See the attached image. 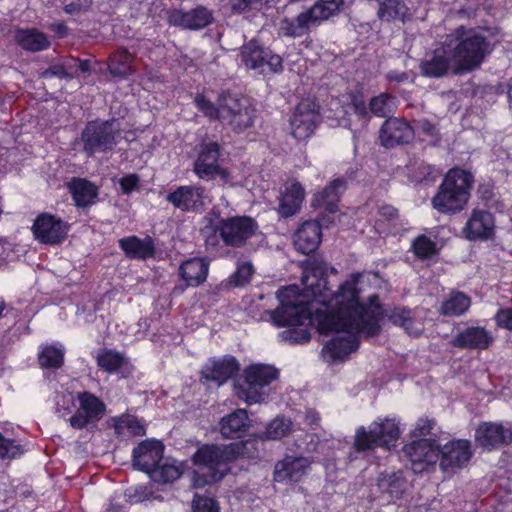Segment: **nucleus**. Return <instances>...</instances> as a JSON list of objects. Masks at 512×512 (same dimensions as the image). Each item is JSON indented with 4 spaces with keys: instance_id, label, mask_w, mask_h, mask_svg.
<instances>
[{
    "instance_id": "obj_16",
    "label": "nucleus",
    "mask_w": 512,
    "mask_h": 512,
    "mask_svg": "<svg viewBox=\"0 0 512 512\" xmlns=\"http://www.w3.org/2000/svg\"><path fill=\"white\" fill-rule=\"evenodd\" d=\"M240 372V363L235 356L226 354L222 357H212L200 371V381L203 384L214 383L218 387L234 379Z\"/></svg>"
},
{
    "instance_id": "obj_57",
    "label": "nucleus",
    "mask_w": 512,
    "mask_h": 512,
    "mask_svg": "<svg viewBox=\"0 0 512 512\" xmlns=\"http://www.w3.org/2000/svg\"><path fill=\"white\" fill-rule=\"evenodd\" d=\"M192 512H219V505L213 498L197 497L193 500Z\"/></svg>"
},
{
    "instance_id": "obj_59",
    "label": "nucleus",
    "mask_w": 512,
    "mask_h": 512,
    "mask_svg": "<svg viewBox=\"0 0 512 512\" xmlns=\"http://www.w3.org/2000/svg\"><path fill=\"white\" fill-rule=\"evenodd\" d=\"M122 194L129 195L139 189L140 178L136 173L127 174L119 179Z\"/></svg>"
},
{
    "instance_id": "obj_12",
    "label": "nucleus",
    "mask_w": 512,
    "mask_h": 512,
    "mask_svg": "<svg viewBox=\"0 0 512 512\" xmlns=\"http://www.w3.org/2000/svg\"><path fill=\"white\" fill-rule=\"evenodd\" d=\"M70 224L57 215L42 212L34 220L32 233L39 243L44 245H59L68 237Z\"/></svg>"
},
{
    "instance_id": "obj_52",
    "label": "nucleus",
    "mask_w": 512,
    "mask_h": 512,
    "mask_svg": "<svg viewBox=\"0 0 512 512\" xmlns=\"http://www.w3.org/2000/svg\"><path fill=\"white\" fill-rule=\"evenodd\" d=\"M289 328L281 331L278 334V339L281 343L289 345H303L311 340V334L307 328Z\"/></svg>"
},
{
    "instance_id": "obj_23",
    "label": "nucleus",
    "mask_w": 512,
    "mask_h": 512,
    "mask_svg": "<svg viewBox=\"0 0 512 512\" xmlns=\"http://www.w3.org/2000/svg\"><path fill=\"white\" fill-rule=\"evenodd\" d=\"M415 136L412 125L404 118L390 117L384 121L379 131L381 144L386 148L409 144Z\"/></svg>"
},
{
    "instance_id": "obj_32",
    "label": "nucleus",
    "mask_w": 512,
    "mask_h": 512,
    "mask_svg": "<svg viewBox=\"0 0 512 512\" xmlns=\"http://www.w3.org/2000/svg\"><path fill=\"white\" fill-rule=\"evenodd\" d=\"M306 192L299 181H293L283 191L278 198L277 213L282 218H289L296 215L302 207Z\"/></svg>"
},
{
    "instance_id": "obj_1",
    "label": "nucleus",
    "mask_w": 512,
    "mask_h": 512,
    "mask_svg": "<svg viewBox=\"0 0 512 512\" xmlns=\"http://www.w3.org/2000/svg\"><path fill=\"white\" fill-rule=\"evenodd\" d=\"M329 272L336 274L337 270L325 261L311 259L307 261L302 276L305 289L330 314H321V326L331 332H363L368 337L380 333V321L383 317V308L377 294L368 297V304L360 301L358 284L364 272H354L341 283L337 291L329 287Z\"/></svg>"
},
{
    "instance_id": "obj_55",
    "label": "nucleus",
    "mask_w": 512,
    "mask_h": 512,
    "mask_svg": "<svg viewBox=\"0 0 512 512\" xmlns=\"http://www.w3.org/2000/svg\"><path fill=\"white\" fill-rule=\"evenodd\" d=\"M493 320L498 328L512 331V307L499 308Z\"/></svg>"
},
{
    "instance_id": "obj_25",
    "label": "nucleus",
    "mask_w": 512,
    "mask_h": 512,
    "mask_svg": "<svg viewBox=\"0 0 512 512\" xmlns=\"http://www.w3.org/2000/svg\"><path fill=\"white\" fill-rule=\"evenodd\" d=\"M495 338L484 326L471 325L459 330L453 336L451 344L453 347L465 350L484 351L489 349Z\"/></svg>"
},
{
    "instance_id": "obj_28",
    "label": "nucleus",
    "mask_w": 512,
    "mask_h": 512,
    "mask_svg": "<svg viewBox=\"0 0 512 512\" xmlns=\"http://www.w3.org/2000/svg\"><path fill=\"white\" fill-rule=\"evenodd\" d=\"M209 262L204 258L194 257L181 263L179 276L184 284L176 285L174 293H182L187 287H198L203 284L208 276Z\"/></svg>"
},
{
    "instance_id": "obj_9",
    "label": "nucleus",
    "mask_w": 512,
    "mask_h": 512,
    "mask_svg": "<svg viewBox=\"0 0 512 512\" xmlns=\"http://www.w3.org/2000/svg\"><path fill=\"white\" fill-rule=\"evenodd\" d=\"M279 377V370L267 364H251L244 370V383H234L235 393L248 405L261 403L266 394L263 388L269 386Z\"/></svg>"
},
{
    "instance_id": "obj_39",
    "label": "nucleus",
    "mask_w": 512,
    "mask_h": 512,
    "mask_svg": "<svg viewBox=\"0 0 512 512\" xmlns=\"http://www.w3.org/2000/svg\"><path fill=\"white\" fill-rule=\"evenodd\" d=\"M377 485L381 492L389 494L391 498L400 499L406 490L407 480L401 470L383 472L378 477Z\"/></svg>"
},
{
    "instance_id": "obj_15",
    "label": "nucleus",
    "mask_w": 512,
    "mask_h": 512,
    "mask_svg": "<svg viewBox=\"0 0 512 512\" xmlns=\"http://www.w3.org/2000/svg\"><path fill=\"white\" fill-rule=\"evenodd\" d=\"M222 147L216 141L202 142L198 146L193 172L201 180L209 181L224 174L220 164Z\"/></svg>"
},
{
    "instance_id": "obj_64",
    "label": "nucleus",
    "mask_w": 512,
    "mask_h": 512,
    "mask_svg": "<svg viewBox=\"0 0 512 512\" xmlns=\"http://www.w3.org/2000/svg\"><path fill=\"white\" fill-rule=\"evenodd\" d=\"M378 214L387 221H393L398 218V209L390 204H382L378 207Z\"/></svg>"
},
{
    "instance_id": "obj_38",
    "label": "nucleus",
    "mask_w": 512,
    "mask_h": 512,
    "mask_svg": "<svg viewBox=\"0 0 512 512\" xmlns=\"http://www.w3.org/2000/svg\"><path fill=\"white\" fill-rule=\"evenodd\" d=\"M132 64V54L126 48H119L109 56L108 71L114 78L126 79L134 72Z\"/></svg>"
},
{
    "instance_id": "obj_46",
    "label": "nucleus",
    "mask_w": 512,
    "mask_h": 512,
    "mask_svg": "<svg viewBox=\"0 0 512 512\" xmlns=\"http://www.w3.org/2000/svg\"><path fill=\"white\" fill-rule=\"evenodd\" d=\"M65 351L61 347L45 345L38 353V363L43 369H60L64 365Z\"/></svg>"
},
{
    "instance_id": "obj_14",
    "label": "nucleus",
    "mask_w": 512,
    "mask_h": 512,
    "mask_svg": "<svg viewBox=\"0 0 512 512\" xmlns=\"http://www.w3.org/2000/svg\"><path fill=\"white\" fill-rule=\"evenodd\" d=\"M475 443L484 451H496L512 444V423L481 422L475 429Z\"/></svg>"
},
{
    "instance_id": "obj_2",
    "label": "nucleus",
    "mask_w": 512,
    "mask_h": 512,
    "mask_svg": "<svg viewBox=\"0 0 512 512\" xmlns=\"http://www.w3.org/2000/svg\"><path fill=\"white\" fill-rule=\"evenodd\" d=\"M257 454L256 438L229 444H201L190 458L196 468L191 472L192 486L203 489L219 483L231 472V463L239 458H254Z\"/></svg>"
},
{
    "instance_id": "obj_11",
    "label": "nucleus",
    "mask_w": 512,
    "mask_h": 512,
    "mask_svg": "<svg viewBox=\"0 0 512 512\" xmlns=\"http://www.w3.org/2000/svg\"><path fill=\"white\" fill-rule=\"evenodd\" d=\"M239 57L242 64L250 70H259L267 66L269 72L281 74L284 71L283 58L259 40L251 39L240 48Z\"/></svg>"
},
{
    "instance_id": "obj_24",
    "label": "nucleus",
    "mask_w": 512,
    "mask_h": 512,
    "mask_svg": "<svg viewBox=\"0 0 512 512\" xmlns=\"http://www.w3.org/2000/svg\"><path fill=\"white\" fill-rule=\"evenodd\" d=\"M164 456V445L158 440H144L132 451L133 466L150 476Z\"/></svg>"
},
{
    "instance_id": "obj_41",
    "label": "nucleus",
    "mask_w": 512,
    "mask_h": 512,
    "mask_svg": "<svg viewBox=\"0 0 512 512\" xmlns=\"http://www.w3.org/2000/svg\"><path fill=\"white\" fill-rule=\"evenodd\" d=\"M471 306V298L461 291H452L440 306L439 313L448 317L464 315Z\"/></svg>"
},
{
    "instance_id": "obj_42",
    "label": "nucleus",
    "mask_w": 512,
    "mask_h": 512,
    "mask_svg": "<svg viewBox=\"0 0 512 512\" xmlns=\"http://www.w3.org/2000/svg\"><path fill=\"white\" fill-rule=\"evenodd\" d=\"M97 367L106 373H117L126 363V357L115 349L103 348L95 357Z\"/></svg>"
},
{
    "instance_id": "obj_63",
    "label": "nucleus",
    "mask_w": 512,
    "mask_h": 512,
    "mask_svg": "<svg viewBox=\"0 0 512 512\" xmlns=\"http://www.w3.org/2000/svg\"><path fill=\"white\" fill-rule=\"evenodd\" d=\"M321 416L315 409H308L304 416V423L312 430L320 427Z\"/></svg>"
},
{
    "instance_id": "obj_36",
    "label": "nucleus",
    "mask_w": 512,
    "mask_h": 512,
    "mask_svg": "<svg viewBox=\"0 0 512 512\" xmlns=\"http://www.w3.org/2000/svg\"><path fill=\"white\" fill-rule=\"evenodd\" d=\"M66 186L77 208L90 207L99 195L95 183L86 178L72 177Z\"/></svg>"
},
{
    "instance_id": "obj_62",
    "label": "nucleus",
    "mask_w": 512,
    "mask_h": 512,
    "mask_svg": "<svg viewBox=\"0 0 512 512\" xmlns=\"http://www.w3.org/2000/svg\"><path fill=\"white\" fill-rule=\"evenodd\" d=\"M125 495L131 503L143 501L146 496V488L144 486H136L126 490Z\"/></svg>"
},
{
    "instance_id": "obj_49",
    "label": "nucleus",
    "mask_w": 512,
    "mask_h": 512,
    "mask_svg": "<svg viewBox=\"0 0 512 512\" xmlns=\"http://www.w3.org/2000/svg\"><path fill=\"white\" fill-rule=\"evenodd\" d=\"M412 174L416 182L429 186L441 175V170L436 165L421 161L415 163Z\"/></svg>"
},
{
    "instance_id": "obj_21",
    "label": "nucleus",
    "mask_w": 512,
    "mask_h": 512,
    "mask_svg": "<svg viewBox=\"0 0 512 512\" xmlns=\"http://www.w3.org/2000/svg\"><path fill=\"white\" fill-rule=\"evenodd\" d=\"M206 190L201 185H181L168 192L166 201L185 213H202L205 209Z\"/></svg>"
},
{
    "instance_id": "obj_6",
    "label": "nucleus",
    "mask_w": 512,
    "mask_h": 512,
    "mask_svg": "<svg viewBox=\"0 0 512 512\" xmlns=\"http://www.w3.org/2000/svg\"><path fill=\"white\" fill-rule=\"evenodd\" d=\"M259 231L258 222L251 216L234 215L219 218L212 232L205 237L207 247L217 248L220 241L230 248H243Z\"/></svg>"
},
{
    "instance_id": "obj_48",
    "label": "nucleus",
    "mask_w": 512,
    "mask_h": 512,
    "mask_svg": "<svg viewBox=\"0 0 512 512\" xmlns=\"http://www.w3.org/2000/svg\"><path fill=\"white\" fill-rule=\"evenodd\" d=\"M388 318L392 324L404 328L409 335L418 336L421 333L419 328H414L415 319L412 310L407 307H395Z\"/></svg>"
},
{
    "instance_id": "obj_7",
    "label": "nucleus",
    "mask_w": 512,
    "mask_h": 512,
    "mask_svg": "<svg viewBox=\"0 0 512 512\" xmlns=\"http://www.w3.org/2000/svg\"><path fill=\"white\" fill-rule=\"evenodd\" d=\"M400 434L399 422L396 419L379 418L368 428L360 426L356 429L352 447L358 453L373 451L376 448L390 450L396 446Z\"/></svg>"
},
{
    "instance_id": "obj_47",
    "label": "nucleus",
    "mask_w": 512,
    "mask_h": 512,
    "mask_svg": "<svg viewBox=\"0 0 512 512\" xmlns=\"http://www.w3.org/2000/svg\"><path fill=\"white\" fill-rule=\"evenodd\" d=\"M411 251L418 260L425 261L437 256L440 249L426 234H420L413 239Z\"/></svg>"
},
{
    "instance_id": "obj_3",
    "label": "nucleus",
    "mask_w": 512,
    "mask_h": 512,
    "mask_svg": "<svg viewBox=\"0 0 512 512\" xmlns=\"http://www.w3.org/2000/svg\"><path fill=\"white\" fill-rule=\"evenodd\" d=\"M445 41L452 57L454 75H463L478 69L492 50L490 41L484 34L464 25L456 27L446 36Z\"/></svg>"
},
{
    "instance_id": "obj_19",
    "label": "nucleus",
    "mask_w": 512,
    "mask_h": 512,
    "mask_svg": "<svg viewBox=\"0 0 512 512\" xmlns=\"http://www.w3.org/2000/svg\"><path fill=\"white\" fill-rule=\"evenodd\" d=\"M78 410L70 417V425L75 429H84L89 424H95L102 419L106 412V404L89 391L77 394Z\"/></svg>"
},
{
    "instance_id": "obj_37",
    "label": "nucleus",
    "mask_w": 512,
    "mask_h": 512,
    "mask_svg": "<svg viewBox=\"0 0 512 512\" xmlns=\"http://www.w3.org/2000/svg\"><path fill=\"white\" fill-rule=\"evenodd\" d=\"M14 42L27 52H41L51 46L48 36L37 28H16Z\"/></svg>"
},
{
    "instance_id": "obj_33",
    "label": "nucleus",
    "mask_w": 512,
    "mask_h": 512,
    "mask_svg": "<svg viewBox=\"0 0 512 512\" xmlns=\"http://www.w3.org/2000/svg\"><path fill=\"white\" fill-rule=\"evenodd\" d=\"M250 428L246 409L238 408L223 416L219 422V432L225 439H242Z\"/></svg>"
},
{
    "instance_id": "obj_40",
    "label": "nucleus",
    "mask_w": 512,
    "mask_h": 512,
    "mask_svg": "<svg viewBox=\"0 0 512 512\" xmlns=\"http://www.w3.org/2000/svg\"><path fill=\"white\" fill-rule=\"evenodd\" d=\"M377 16L383 22H405L410 13L404 0H382L379 2Z\"/></svg>"
},
{
    "instance_id": "obj_27",
    "label": "nucleus",
    "mask_w": 512,
    "mask_h": 512,
    "mask_svg": "<svg viewBox=\"0 0 512 512\" xmlns=\"http://www.w3.org/2000/svg\"><path fill=\"white\" fill-rule=\"evenodd\" d=\"M346 189L347 181L345 178L338 177L331 180L323 189L313 194L311 207L335 214L339 210V202Z\"/></svg>"
},
{
    "instance_id": "obj_60",
    "label": "nucleus",
    "mask_w": 512,
    "mask_h": 512,
    "mask_svg": "<svg viewBox=\"0 0 512 512\" xmlns=\"http://www.w3.org/2000/svg\"><path fill=\"white\" fill-rule=\"evenodd\" d=\"M263 0H230V9L232 14L241 15L250 12L252 8L261 4Z\"/></svg>"
},
{
    "instance_id": "obj_61",
    "label": "nucleus",
    "mask_w": 512,
    "mask_h": 512,
    "mask_svg": "<svg viewBox=\"0 0 512 512\" xmlns=\"http://www.w3.org/2000/svg\"><path fill=\"white\" fill-rule=\"evenodd\" d=\"M434 426L435 421L433 419L420 418L416 423V426L413 430V434L415 436L426 438V436L432 433Z\"/></svg>"
},
{
    "instance_id": "obj_50",
    "label": "nucleus",
    "mask_w": 512,
    "mask_h": 512,
    "mask_svg": "<svg viewBox=\"0 0 512 512\" xmlns=\"http://www.w3.org/2000/svg\"><path fill=\"white\" fill-rule=\"evenodd\" d=\"M395 97L387 92L373 96L369 101V112L376 117L384 118L393 112L391 104Z\"/></svg>"
},
{
    "instance_id": "obj_44",
    "label": "nucleus",
    "mask_w": 512,
    "mask_h": 512,
    "mask_svg": "<svg viewBox=\"0 0 512 512\" xmlns=\"http://www.w3.org/2000/svg\"><path fill=\"white\" fill-rule=\"evenodd\" d=\"M229 92L224 91L219 95L217 105L210 101L205 94L197 93L194 98V104L197 109L209 120L222 119V105L226 102Z\"/></svg>"
},
{
    "instance_id": "obj_4",
    "label": "nucleus",
    "mask_w": 512,
    "mask_h": 512,
    "mask_svg": "<svg viewBox=\"0 0 512 512\" xmlns=\"http://www.w3.org/2000/svg\"><path fill=\"white\" fill-rule=\"evenodd\" d=\"M279 305L273 310H266L265 315L277 328L302 326L306 321L314 326L320 334H328L321 326V314H330V309H313L310 302L300 300L299 289L296 285L280 288L276 293Z\"/></svg>"
},
{
    "instance_id": "obj_34",
    "label": "nucleus",
    "mask_w": 512,
    "mask_h": 512,
    "mask_svg": "<svg viewBox=\"0 0 512 512\" xmlns=\"http://www.w3.org/2000/svg\"><path fill=\"white\" fill-rule=\"evenodd\" d=\"M348 336H337L327 341L322 354L328 356L332 362L346 359L351 353L358 350L360 346L359 333L356 331L347 332Z\"/></svg>"
},
{
    "instance_id": "obj_17",
    "label": "nucleus",
    "mask_w": 512,
    "mask_h": 512,
    "mask_svg": "<svg viewBox=\"0 0 512 512\" xmlns=\"http://www.w3.org/2000/svg\"><path fill=\"white\" fill-rule=\"evenodd\" d=\"M311 464L308 457L285 454L274 465L273 480L285 485L298 484L308 475Z\"/></svg>"
},
{
    "instance_id": "obj_10",
    "label": "nucleus",
    "mask_w": 512,
    "mask_h": 512,
    "mask_svg": "<svg viewBox=\"0 0 512 512\" xmlns=\"http://www.w3.org/2000/svg\"><path fill=\"white\" fill-rule=\"evenodd\" d=\"M340 1L318 0L312 7L293 19L281 21L280 30L286 37L298 38L307 34L311 26L319 25L339 12Z\"/></svg>"
},
{
    "instance_id": "obj_5",
    "label": "nucleus",
    "mask_w": 512,
    "mask_h": 512,
    "mask_svg": "<svg viewBox=\"0 0 512 512\" xmlns=\"http://www.w3.org/2000/svg\"><path fill=\"white\" fill-rule=\"evenodd\" d=\"M474 181L472 172L460 167L450 168L431 198L433 209L449 216L463 211L471 198Z\"/></svg>"
},
{
    "instance_id": "obj_56",
    "label": "nucleus",
    "mask_w": 512,
    "mask_h": 512,
    "mask_svg": "<svg viewBox=\"0 0 512 512\" xmlns=\"http://www.w3.org/2000/svg\"><path fill=\"white\" fill-rule=\"evenodd\" d=\"M74 66L67 65L66 63H56L50 65L45 71L44 76H56L60 79H71L74 73L70 71Z\"/></svg>"
},
{
    "instance_id": "obj_30",
    "label": "nucleus",
    "mask_w": 512,
    "mask_h": 512,
    "mask_svg": "<svg viewBox=\"0 0 512 512\" xmlns=\"http://www.w3.org/2000/svg\"><path fill=\"white\" fill-rule=\"evenodd\" d=\"M294 246L302 254L315 252L322 241V226L317 220L303 222L294 234Z\"/></svg>"
},
{
    "instance_id": "obj_26",
    "label": "nucleus",
    "mask_w": 512,
    "mask_h": 512,
    "mask_svg": "<svg viewBox=\"0 0 512 512\" xmlns=\"http://www.w3.org/2000/svg\"><path fill=\"white\" fill-rule=\"evenodd\" d=\"M167 19L170 25L188 30H199L213 22V13L207 7L198 5L189 10L172 9L168 11Z\"/></svg>"
},
{
    "instance_id": "obj_20",
    "label": "nucleus",
    "mask_w": 512,
    "mask_h": 512,
    "mask_svg": "<svg viewBox=\"0 0 512 512\" xmlns=\"http://www.w3.org/2000/svg\"><path fill=\"white\" fill-rule=\"evenodd\" d=\"M473 456L471 442L454 439L439 445V466L443 472H455L465 467Z\"/></svg>"
},
{
    "instance_id": "obj_51",
    "label": "nucleus",
    "mask_w": 512,
    "mask_h": 512,
    "mask_svg": "<svg viewBox=\"0 0 512 512\" xmlns=\"http://www.w3.org/2000/svg\"><path fill=\"white\" fill-rule=\"evenodd\" d=\"M183 474L182 469L174 464L158 465L150 474V478L161 484H168L176 481Z\"/></svg>"
},
{
    "instance_id": "obj_45",
    "label": "nucleus",
    "mask_w": 512,
    "mask_h": 512,
    "mask_svg": "<svg viewBox=\"0 0 512 512\" xmlns=\"http://www.w3.org/2000/svg\"><path fill=\"white\" fill-rule=\"evenodd\" d=\"M293 431V422L285 416H277L266 426L265 431L259 436L261 440H281Z\"/></svg>"
},
{
    "instance_id": "obj_43",
    "label": "nucleus",
    "mask_w": 512,
    "mask_h": 512,
    "mask_svg": "<svg viewBox=\"0 0 512 512\" xmlns=\"http://www.w3.org/2000/svg\"><path fill=\"white\" fill-rule=\"evenodd\" d=\"M112 422V427L118 437L124 435L125 429H127L132 436H144L146 434L145 425L136 416L122 414L113 417Z\"/></svg>"
},
{
    "instance_id": "obj_31",
    "label": "nucleus",
    "mask_w": 512,
    "mask_h": 512,
    "mask_svg": "<svg viewBox=\"0 0 512 512\" xmlns=\"http://www.w3.org/2000/svg\"><path fill=\"white\" fill-rule=\"evenodd\" d=\"M118 244L125 256L131 260H147L154 258L156 254L155 241L151 236H126L119 239Z\"/></svg>"
},
{
    "instance_id": "obj_18",
    "label": "nucleus",
    "mask_w": 512,
    "mask_h": 512,
    "mask_svg": "<svg viewBox=\"0 0 512 512\" xmlns=\"http://www.w3.org/2000/svg\"><path fill=\"white\" fill-rule=\"evenodd\" d=\"M320 119V106L314 100L303 99L295 107L290 120L292 135L297 140L310 137Z\"/></svg>"
},
{
    "instance_id": "obj_53",
    "label": "nucleus",
    "mask_w": 512,
    "mask_h": 512,
    "mask_svg": "<svg viewBox=\"0 0 512 512\" xmlns=\"http://www.w3.org/2000/svg\"><path fill=\"white\" fill-rule=\"evenodd\" d=\"M24 453L22 445L0 433V459H16Z\"/></svg>"
},
{
    "instance_id": "obj_29",
    "label": "nucleus",
    "mask_w": 512,
    "mask_h": 512,
    "mask_svg": "<svg viewBox=\"0 0 512 512\" xmlns=\"http://www.w3.org/2000/svg\"><path fill=\"white\" fill-rule=\"evenodd\" d=\"M495 218L486 210L474 209L463 229L466 239L475 241L487 240L494 235Z\"/></svg>"
},
{
    "instance_id": "obj_35",
    "label": "nucleus",
    "mask_w": 512,
    "mask_h": 512,
    "mask_svg": "<svg viewBox=\"0 0 512 512\" xmlns=\"http://www.w3.org/2000/svg\"><path fill=\"white\" fill-rule=\"evenodd\" d=\"M446 47V41L442 43L441 48L434 50L430 58L424 59L419 64L420 72L427 78H441L448 74L452 69L453 61L450 51Z\"/></svg>"
},
{
    "instance_id": "obj_8",
    "label": "nucleus",
    "mask_w": 512,
    "mask_h": 512,
    "mask_svg": "<svg viewBox=\"0 0 512 512\" xmlns=\"http://www.w3.org/2000/svg\"><path fill=\"white\" fill-rule=\"evenodd\" d=\"M114 118L103 120L96 118L86 123L81 131L80 140L84 153L91 157L96 153L112 151L118 144L119 128Z\"/></svg>"
},
{
    "instance_id": "obj_13",
    "label": "nucleus",
    "mask_w": 512,
    "mask_h": 512,
    "mask_svg": "<svg viewBox=\"0 0 512 512\" xmlns=\"http://www.w3.org/2000/svg\"><path fill=\"white\" fill-rule=\"evenodd\" d=\"M403 453L410 461L413 473L421 474L438 462L439 444L437 440L421 438L406 443Z\"/></svg>"
},
{
    "instance_id": "obj_22",
    "label": "nucleus",
    "mask_w": 512,
    "mask_h": 512,
    "mask_svg": "<svg viewBox=\"0 0 512 512\" xmlns=\"http://www.w3.org/2000/svg\"><path fill=\"white\" fill-rule=\"evenodd\" d=\"M226 102L222 105V120L233 128L242 132L252 126L255 118V110L245 105L244 100L229 92Z\"/></svg>"
},
{
    "instance_id": "obj_54",
    "label": "nucleus",
    "mask_w": 512,
    "mask_h": 512,
    "mask_svg": "<svg viewBox=\"0 0 512 512\" xmlns=\"http://www.w3.org/2000/svg\"><path fill=\"white\" fill-rule=\"evenodd\" d=\"M254 274L253 265L250 262L240 264L231 276V280L237 287H242L250 283Z\"/></svg>"
},
{
    "instance_id": "obj_58",
    "label": "nucleus",
    "mask_w": 512,
    "mask_h": 512,
    "mask_svg": "<svg viewBox=\"0 0 512 512\" xmlns=\"http://www.w3.org/2000/svg\"><path fill=\"white\" fill-rule=\"evenodd\" d=\"M350 105L354 114L360 119L369 117V105L367 106L361 94L353 93L350 95Z\"/></svg>"
}]
</instances>
